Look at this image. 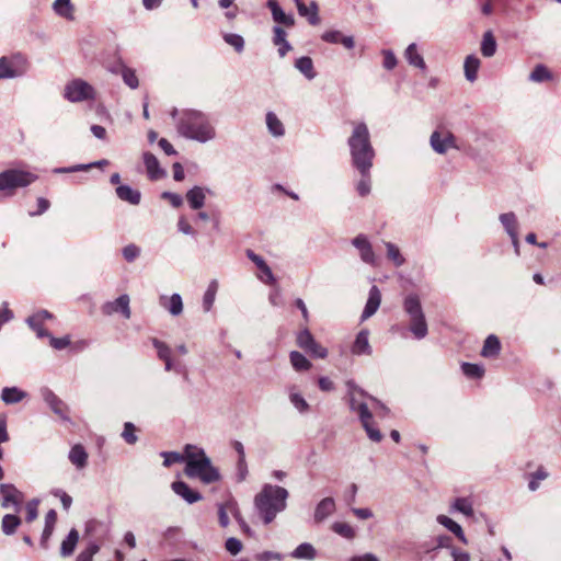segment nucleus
<instances>
[{"label": "nucleus", "mask_w": 561, "mask_h": 561, "mask_svg": "<svg viewBox=\"0 0 561 561\" xmlns=\"http://www.w3.org/2000/svg\"><path fill=\"white\" fill-rule=\"evenodd\" d=\"M151 343L156 347L158 357L160 359L165 360L168 358H171V348L164 342L156 337H152Z\"/></svg>", "instance_id": "nucleus-59"}, {"label": "nucleus", "mask_w": 561, "mask_h": 561, "mask_svg": "<svg viewBox=\"0 0 561 561\" xmlns=\"http://www.w3.org/2000/svg\"><path fill=\"white\" fill-rule=\"evenodd\" d=\"M122 78H123V81L125 82V84H127L130 89L138 88L139 81H138V78L133 69L123 67Z\"/></svg>", "instance_id": "nucleus-58"}, {"label": "nucleus", "mask_w": 561, "mask_h": 561, "mask_svg": "<svg viewBox=\"0 0 561 561\" xmlns=\"http://www.w3.org/2000/svg\"><path fill=\"white\" fill-rule=\"evenodd\" d=\"M272 16L276 23L283 24L287 27H290L295 24L294 16L290 14H286L282 8L278 11L274 12Z\"/></svg>", "instance_id": "nucleus-60"}, {"label": "nucleus", "mask_w": 561, "mask_h": 561, "mask_svg": "<svg viewBox=\"0 0 561 561\" xmlns=\"http://www.w3.org/2000/svg\"><path fill=\"white\" fill-rule=\"evenodd\" d=\"M403 309L410 317V331L415 339L422 340L427 335L428 329L417 295L410 294L404 298Z\"/></svg>", "instance_id": "nucleus-5"}, {"label": "nucleus", "mask_w": 561, "mask_h": 561, "mask_svg": "<svg viewBox=\"0 0 561 561\" xmlns=\"http://www.w3.org/2000/svg\"><path fill=\"white\" fill-rule=\"evenodd\" d=\"M38 504L39 501L34 499L26 503L25 511H26V522L32 523L35 520L38 516Z\"/></svg>", "instance_id": "nucleus-62"}, {"label": "nucleus", "mask_w": 561, "mask_h": 561, "mask_svg": "<svg viewBox=\"0 0 561 561\" xmlns=\"http://www.w3.org/2000/svg\"><path fill=\"white\" fill-rule=\"evenodd\" d=\"M369 400L371 402V410L374 411L378 417L385 419L390 414V410L387 405H385L381 401L374 397H369Z\"/></svg>", "instance_id": "nucleus-57"}, {"label": "nucleus", "mask_w": 561, "mask_h": 561, "mask_svg": "<svg viewBox=\"0 0 561 561\" xmlns=\"http://www.w3.org/2000/svg\"><path fill=\"white\" fill-rule=\"evenodd\" d=\"M453 548H455V546L453 545V539L449 536L443 535L436 538L435 546L426 548V552L436 551L438 549H448L450 552Z\"/></svg>", "instance_id": "nucleus-56"}, {"label": "nucleus", "mask_w": 561, "mask_h": 561, "mask_svg": "<svg viewBox=\"0 0 561 561\" xmlns=\"http://www.w3.org/2000/svg\"><path fill=\"white\" fill-rule=\"evenodd\" d=\"M206 192L210 191L197 185L187 191L186 201L192 209H201L205 205Z\"/></svg>", "instance_id": "nucleus-23"}, {"label": "nucleus", "mask_w": 561, "mask_h": 561, "mask_svg": "<svg viewBox=\"0 0 561 561\" xmlns=\"http://www.w3.org/2000/svg\"><path fill=\"white\" fill-rule=\"evenodd\" d=\"M297 344L300 348L305 350L313 357L325 358L328 356L327 348L314 340L313 335L307 328L298 333Z\"/></svg>", "instance_id": "nucleus-10"}, {"label": "nucleus", "mask_w": 561, "mask_h": 561, "mask_svg": "<svg viewBox=\"0 0 561 561\" xmlns=\"http://www.w3.org/2000/svg\"><path fill=\"white\" fill-rule=\"evenodd\" d=\"M37 180V175L21 169H8L0 172V192L12 193L23 188Z\"/></svg>", "instance_id": "nucleus-6"}, {"label": "nucleus", "mask_w": 561, "mask_h": 561, "mask_svg": "<svg viewBox=\"0 0 561 561\" xmlns=\"http://www.w3.org/2000/svg\"><path fill=\"white\" fill-rule=\"evenodd\" d=\"M140 255V248L130 243L123 248V256L127 262L135 261Z\"/></svg>", "instance_id": "nucleus-64"}, {"label": "nucleus", "mask_w": 561, "mask_h": 561, "mask_svg": "<svg viewBox=\"0 0 561 561\" xmlns=\"http://www.w3.org/2000/svg\"><path fill=\"white\" fill-rule=\"evenodd\" d=\"M385 245L388 259L391 260L397 267L402 266L404 257L401 255L399 248L391 242H385Z\"/></svg>", "instance_id": "nucleus-50"}, {"label": "nucleus", "mask_w": 561, "mask_h": 561, "mask_svg": "<svg viewBox=\"0 0 561 561\" xmlns=\"http://www.w3.org/2000/svg\"><path fill=\"white\" fill-rule=\"evenodd\" d=\"M335 510V502L332 497H324L321 500L314 510V520L317 523L323 522Z\"/></svg>", "instance_id": "nucleus-27"}, {"label": "nucleus", "mask_w": 561, "mask_h": 561, "mask_svg": "<svg viewBox=\"0 0 561 561\" xmlns=\"http://www.w3.org/2000/svg\"><path fill=\"white\" fill-rule=\"evenodd\" d=\"M453 508L467 517L473 516L472 502L467 497H458L453 504Z\"/></svg>", "instance_id": "nucleus-47"}, {"label": "nucleus", "mask_w": 561, "mask_h": 561, "mask_svg": "<svg viewBox=\"0 0 561 561\" xmlns=\"http://www.w3.org/2000/svg\"><path fill=\"white\" fill-rule=\"evenodd\" d=\"M26 322L30 325V328L36 332L37 337L42 339V337L48 336V332L45 329H43V327H42L44 321L41 320L39 318H37L36 312L34 314L30 316L26 319Z\"/></svg>", "instance_id": "nucleus-52"}, {"label": "nucleus", "mask_w": 561, "mask_h": 561, "mask_svg": "<svg viewBox=\"0 0 561 561\" xmlns=\"http://www.w3.org/2000/svg\"><path fill=\"white\" fill-rule=\"evenodd\" d=\"M122 437L129 445H134L137 443L138 437L136 435V426L131 422H126L124 424Z\"/></svg>", "instance_id": "nucleus-55"}, {"label": "nucleus", "mask_w": 561, "mask_h": 561, "mask_svg": "<svg viewBox=\"0 0 561 561\" xmlns=\"http://www.w3.org/2000/svg\"><path fill=\"white\" fill-rule=\"evenodd\" d=\"M65 99L72 103H79L95 98L94 88L82 79H75L67 83L64 92Z\"/></svg>", "instance_id": "nucleus-8"}, {"label": "nucleus", "mask_w": 561, "mask_h": 561, "mask_svg": "<svg viewBox=\"0 0 561 561\" xmlns=\"http://www.w3.org/2000/svg\"><path fill=\"white\" fill-rule=\"evenodd\" d=\"M497 48L496 39L492 33V31L484 32L481 41V54L490 58L495 55Z\"/></svg>", "instance_id": "nucleus-35"}, {"label": "nucleus", "mask_w": 561, "mask_h": 561, "mask_svg": "<svg viewBox=\"0 0 561 561\" xmlns=\"http://www.w3.org/2000/svg\"><path fill=\"white\" fill-rule=\"evenodd\" d=\"M289 401L298 412L306 413L309 411L308 402L299 392H295L293 389L289 392Z\"/></svg>", "instance_id": "nucleus-49"}, {"label": "nucleus", "mask_w": 561, "mask_h": 561, "mask_svg": "<svg viewBox=\"0 0 561 561\" xmlns=\"http://www.w3.org/2000/svg\"><path fill=\"white\" fill-rule=\"evenodd\" d=\"M117 197L121 201L127 202L130 205H138L141 199V194L138 190L133 188L129 185H118L115 190Z\"/></svg>", "instance_id": "nucleus-25"}, {"label": "nucleus", "mask_w": 561, "mask_h": 561, "mask_svg": "<svg viewBox=\"0 0 561 561\" xmlns=\"http://www.w3.org/2000/svg\"><path fill=\"white\" fill-rule=\"evenodd\" d=\"M347 387V401L350 410L358 415V419L364 427L368 438L375 443H379L382 439L381 432L375 427L373 422V410L368 407L365 401L370 396L367 394L362 388H359L354 381L350 380L346 382Z\"/></svg>", "instance_id": "nucleus-3"}, {"label": "nucleus", "mask_w": 561, "mask_h": 561, "mask_svg": "<svg viewBox=\"0 0 561 561\" xmlns=\"http://www.w3.org/2000/svg\"><path fill=\"white\" fill-rule=\"evenodd\" d=\"M360 179L356 185V191L360 196H367L371 188L370 169H356Z\"/></svg>", "instance_id": "nucleus-41"}, {"label": "nucleus", "mask_w": 561, "mask_h": 561, "mask_svg": "<svg viewBox=\"0 0 561 561\" xmlns=\"http://www.w3.org/2000/svg\"><path fill=\"white\" fill-rule=\"evenodd\" d=\"M160 305L173 317H178L183 312V300L180 294H173L170 297L161 296Z\"/></svg>", "instance_id": "nucleus-19"}, {"label": "nucleus", "mask_w": 561, "mask_h": 561, "mask_svg": "<svg viewBox=\"0 0 561 561\" xmlns=\"http://www.w3.org/2000/svg\"><path fill=\"white\" fill-rule=\"evenodd\" d=\"M504 230L510 237H514L515 234H518L517 231V219L514 213H504L501 214L499 217Z\"/></svg>", "instance_id": "nucleus-44"}, {"label": "nucleus", "mask_w": 561, "mask_h": 561, "mask_svg": "<svg viewBox=\"0 0 561 561\" xmlns=\"http://www.w3.org/2000/svg\"><path fill=\"white\" fill-rule=\"evenodd\" d=\"M178 134L188 140L199 144L213 141L217 130L208 114L193 108H173L170 113Z\"/></svg>", "instance_id": "nucleus-1"}, {"label": "nucleus", "mask_w": 561, "mask_h": 561, "mask_svg": "<svg viewBox=\"0 0 561 561\" xmlns=\"http://www.w3.org/2000/svg\"><path fill=\"white\" fill-rule=\"evenodd\" d=\"M27 397V393L18 387H4L1 391V400L5 404H15Z\"/></svg>", "instance_id": "nucleus-31"}, {"label": "nucleus", "mask_w": 561, "mask_h": 561, "mask_svg": "<svg viewBox=\"0 0 561 561\" xmlns=\"http://www.w3.org/2000/svg\"><path fill=\"white\" fill-rule=\"evenodd\" d=\"M462 373L469 378H481L484 374V368L478 364L463 363L461 365Z\"/></svg>", "instance_id": "nucleus-54"}, {"label": "nucleus", "mask_w": 561, "mask_h": 561, "mask_svg": "<svg viewBox=\"0 0 561 561\" xmlns=\"http://www.w3.org/2000/svg\"><path fill=\"white\" fill-rule=\"evenodd\" d=\"M295 67L308 79L312 80L317 73L313 68V61L310 57L304 56L296 60Z\"/></svg>", "instance_id": "nucleus-43"}, {"label": "nucleus", "mask_w": 561, "mask_h": 561, "mask_svg": "<svg viewBox=\"0 0 561 561\" xmlns=\"http://www.w3.org/2000/svg\"><path fill=\"white\" fill-rule=\"evenodd\" d=\"M218 290V282L213 279L203 296V309L205 312L211 310Z\"/></svg>", "instance_id": "nucleus-45"}, {"label": "nucleus", "mask_w": 561, "mask_h": 561, "mask_svg": "<svg viewBox=\"0 0 561 561\" xmlns=\"http://www.w3.org/2000/svg\"><path fill=\"white\" fill-rule=\"evenodd\" d=\"M288 491L279 485L266 483L254 496V508L265 525L271 524L277 514L287 506Z\"/></svg>", "instance_id": "nucleus-2"}, {"label": "nucleus", "mask_w": 561, "mask_h": 561, "mask_svg": "<svg viewBox=\"0 0 561 561\" xmlns=\"http://www.w3.org/2000/svg\"><path fill=\"white\" fill-rule=\"evenodd\" d=\"M69 460L77 469H83L88 463V453L82 445H75L69 451Z\"/></svg>", "instance_id": "nucleus-29"}, {"label": "nucleus", "mask_w": 561, "mask_h": 561, "mask_svg": "<svg viewBox=\"0 0 561 561\" xmlns=\"http://www.w3.org/2000/svg\"><path fill=\"white\" fill-rule=\"evenodd\" d=\"M551 72L543 65H537L529 75V80L534 82H543L551 79Z\"/></svg>", "instance_id": "nucleus-48"}, {"label": "nucleus", "mask_w": 561, "mask_h": 561, "mask_svg": "<svg viewBox=\"0 0 561 561\" xmlns=\"http://www.w3.org/2000/svg\"><path fill=\"white\" fill-rule=\"evenodd\" d=\"M321 39L330 44H342L345 48L352 49L355 46L353 36H344L340 31H327L321 35Z\"/></svg>", "instance_id": "nucleus-21"}, {"label": "nucleus", "mask_w": 561, "mask_h": 561, "mask_svg": "<svg viewBox=\"0 0 561 561\" xmlns=\"http://www.w3.org/2000/svg\"><path fill=\"white\" fill-rule=\"evenodd\" d=\"M368 330H362L357 333L356 339L352 345V353L354 355H370L371 346L368 341Z\"/></svg>", "instance_id": "nucleus-24"}, {"label": "nucleus", "mask_w": 561, "mask_h": 561, "mask_svg": "<svg viewBox=\"0 0 561 561\" xmlns=\"http://www.w3.org/2000/svg\"><path fill=\"white\" fill-rule=\"evenodd\" d=\"M352 165L355 169H371L375 150L370 142V134L365 123L354 124L353 131L347 139Z\"/></svg>", "instance_id": "nucleus-4"}, {"label": "nucleus", "mask_w": 561, "mask_h": 561, "mask_svg": "<svg viewBox=\"0 0 561 561\" xmlns=\"http://www.w3.org/2000/svg\"><path fill=\"white\" fill-rule=\"evenodd\" d=\"M184 473L188 478L199 479L204 484H211L221 479L218 468L213 466L209 457L198 462L187 463Z\"/></svg>", "instance_id": "nucleus-7"}, {"label": "nucleus", "mask_w": 561, "mask_h": 561, "mask_svg": "<svg viewBox=\"0 0 561 561\" xmlns=\"http://www.w3.org/2000/svg\"><path fill=\"white\" fill-rule=\"evenodd\" d=\"M99 551V546L95 543L89 545L83 551H81L76 561H92L95 553Z\"/></svg>", "instance_id": "nucleus-63"}, {"label": "nucleus", "mask_w": 561, "mask_h": 561, "mask_svg": "<svg viewBox=\"0 0 561 561\" xmlns=\"http://www.w3.org/2000/svg\"><path fill=\"white\" fill-rule=\"evenodd\" d=\"M332 529L334 533L346 539H353L356 535L354 528L347 523L336 522L332 525Z\"/></svg>", "instance_id": "nucleus-51"}, {"label": "nucleus", "mask_w": 561, "mask_h": 561, "mask_svg": "<svg viewBox=\"0 0 561 561\" xmlns=\"http://www.w3.org/2000/svg\"><path fill=\"white\" fill-rule=\"evenodd\" d=\"M298 10V13L301 16H305L308 19V22L311 25H318L320 23L319 18V8L317 2L311 1L310 5L307 7L302 0H294Z\"/></svg>", "instance_id": "nucleus-20"}, {"label": "nucleus", "mask_w": 561, "mask_h": 561, "mask_svg": "<svg viewBox=\"0 0 561 561\" xmlns=\"http://www.w3.org/2000/svg\"><path fill=\"white\" fill-rule=\"evenodd\" d=\"M247 257L255 264V266L260 270L261 274L257 276L263 283L272 285L276 282L274 274L271 267L266 264L264 259L253 252L252 250H247Z\"/></svg>", "instance_id": "nucleus-15"}, {"label": "nucleus", "mask_w": 561, "mask_h": 561, "mask_svg": "<svg viewBox=\"0 0 561 561\" xmlns=\"http://www.w3.org/2000/svg\"><path fill=\"white\" fill-rule=\"evenodd\" d=\"M171 488L176 495L181 496L188 504H193L202 500V494L192 490L184 481H174Z\"/></svg>", "instance_id": "nucleus-16"}, {"label": "nucleus", "mask_w": 561, "mask_h": 561, "mask_svg": "<svg viewBox=\"0 0 561 561\" xmlns=\"http://www.w3.org/2000/svg\"><path fill=\"white\" fill-rule=\"evenodd\" d=\"M23 73L22 70H18L13 66V60L8 57L0 58V80L19 77Z\"/></svg>", "instance_id": "nucleus-39"}, {"label": "nucleus", "mask_w": 561, "mask_h": 561, "mask_svg": "<svg viewBox=\"0 0 561 561\" xmlns=\"http://www.w3.org/2000/svg\"><path fill=\"white\" fill-rule=\"evenodd\" d=\"M289 358L293 367L297 371L308 370L311 367V363L308 360V358L297 351L290 352Z\"/></svg>", "instance_id": "nucleus-46"}, {"label": "nucleus", "mask_w": 561, "mask_h": 561, "mask_svg": "<svg viewBox=\"0 0 561 561\" xmlns=\"http://www.w3.org/2000/svg\"><path fill=\"white\" fill-rule=\"evenodd\" d=\"M238 503L234 499L230 497L227 501L219 503L218 508V520L221 527H228L230 519L229 514L234 516L237 514Z\"/></svg>", "instance_id": "nucleus-17"}, {"label": "nucleus", "mask_w": 561, "mask_h": 561, "mask_svg": "<svg viewBox=\"0 0 561 561\" xmlns=\"http://www.w3.org/2000/svg\"><path fill=\"white\" fill-rule=\"evenodd\" d=\"M501 351V342L494 334L489 335L483 344L481 355L483 357H495Z\"/></svg>", "instance_id": "nucleus-36"}, {"label": "nucleus", "mask_w": 561, "mask_h": 561, "mask_svg": "<svg viewBox=\"0 0 561 561\" xmlns=\"http://www.w3.org/2000/svg\"><path fill=\"white\" fill-rule=\"evenodd\" d=\"M41 396L56 415L62 420L69 419L67 404L61 399H59L49 388H42Z\"/></svg>", "instance_id": "nucleus-12"}, {"label": "nucleus", "mask_w": 561, "mask_h": 561, "mask_svg": "<svg viewBox=\"0 0 561 561\" xmlns=\"http://www.w3.org/2000/svg\"><path fill=\"white\" fill-rule=\"evenodd\" d=\"M1 506L3 508H13L16 513L22 510L24 494L13 484H0Z\"/></svg>", "instance_id": "nucleus-9"}, {"label": "nucleus", "mask_w": 561, "mask_h": 561, "mask_svg": "<svg viewBox=\"0 0 561 561\" xmlns=\"http://www.w3.org/2000/svg\"><path fill=\"white\" fill-rule=\"evenodd\" d=\"M430 144L433 150L439 154L446 153L451 148H457L455 136L446 130H435L432 133Z\"/></svg>", "instance_id": "nucleus-11"}, {"label": "nucleus", "mask_w": 561, "mask_h": 561, "mask_svg": "<svg viewBox=\"0 0 561 561\" xmlns=\"http://www.w3.org/2000/svg\"><path fill=\"white\" fill-rule=\"evenodd\" d=\"M184 462H185V466L187 463H192V462H198V461H202L203 459H207L208 456L206 455L205 450L196 445H191V444H187L185 447H184Z\"/></svg>", "instance_id": "nucleus-34"}, {"label": "nucleus", "mask_w": 561, "mask_h": 561, "mask_svg": "<svg viewBox=\"0 0 561 561\" xmlns=\"http://www.w3.org/2000/svg\"><path fill=\"white\" fill-rule=\"evenodd\" d=\"M129 296L124 294L121 295L113 301H107L103 305L102 311L104 314L111 316L116 312H121L125 319H129L131 316L130 307H129Z\"/></svg>", "instance_id": "nucleus-13"}, {"label": "nucleus", "mask_w": 561, "mask_h": 561, "mask_svg": "<svg viewBox=\"0 0 561 561\" xmlns=\"http://www.w3.org/2000/svg\"><path fill=\"white\" fill-rule=\"evenodd\" d=\"M290 557L298 560H314L317 557V550L311 543H300L291 553Z\"/></svg>", "instance_id": "nucleus-37"}, {"label": "nucleus", "mask_w": 561, "mask_h": 561, "mask_svg": "<svg viewBox=\"0 0 561 561\" xmlns=\"http://www.w3.org/2000/svg\"><path fill=\"white\" fill-rule=\"evenodd\" d=\"M108 164V161L105 160V159H102V160H99V161H95V162H92V163H88V164H75L72 167H67V168H56L54 170V173H73V172H79V171H87L91 168H102L104 165H107Z\"/></svg>", "instance_id": "nucleus-42"}, {"label": "nucleus", "mask_w": 561, "mask_h": 561, "mask_svg": "<svg viewBox=\"0 0 561 561\" xmlns=\"http://www.w3.org/2000/svg\"><path fill=\"white\" fill-rule=\"evenodd\" d=\"M352 244L359 251V255L363 262L377 265V257L373 250L370 242L365 234H358L352 240Z\"/></svg>", "instance_id": "nucleus-14"}, {"label": "nucleus", "mask_w": 561, "mask_h": 561, "mask_svg": "<svg viewBox=\"0 0 561 561\" xmlns=\"http://www.w3.org/2000/svg\"><path fill=\"white\" fill-rule=\"evenodd\" d=\"M404 57L407 59V61L415 67V68H419V69H422L424 70L426 68V65H425V61H424V58L423 56L417 51V46L415 43H412L410 44L405 51H404Z\"/></svg>", "instance_id": "nucleus-33"}, {"label": "nucleus", "mask_w": 561, "mask_h": 561, "mask_svg": "<svg viewBox=\"0 0 561 561\" xmlns=\"http://www.w3.org/2000/svg\"><path fill=\"white\" fill-rule=\"evenodd\" d=\"M79 541V533L76 528H72L68 536L62 540L60 546V556L62 558L70 557L78 545Z\"/></svg>", "instance_id": "nucleus-30"}, {"label": "nucleus", "mask_w": 561, "mask_h": 561, "mask_svg": "<svg viewBox=\"0 0 561 561\" xmlns=\"http://www.w3.org/2000/svg\"><path fill=\"white\" fill-rule=\"evenodd\" d=\"M224 41L232 46L237 53H242L244 49V39L239 34L226 33L224 34Z\"/></svg>", "instance_id": "nucleus-53"}, {"label": "nucleus", "mask_w": 561, "mask_h": 561, "mask_svg": "<svg viewBox=\"0 0 561 561\" xmlns=\"http://www.w3.org/2000/svg\"><path fill=\"white\" fill-rule=\"evenodd\" d=\"M21 525V518L15 514H5L1 520V530L7 536L15 534L16 529Z\"/></svg>", "instance_id": "nucleus-38"}, {"label": "nucleus", "mask_w": 561, "mask_h": 561, "mask_svg": "<svg viewBox=\"0 0 561 561\" xmlns=\"http://www.w3.org/2000/svg\"><path fill=\"white\" fill-rule=\"evenodd\" d=\"M268 133L274 137H283L285 135V127L282 121L274 112H267L265 117Z\"/></svg>", "instance_id": "nucleus-32"}, {"label": "nucleus", "mask_w": 561, "mask_h": 561, "mask_svg": "<svg viewBox=\"0 0 561 561\" xmlns=\"http://www.w3.org/2000/svg\"><path fill=\"white\" fill-rule=\"evenodd\" d=\"M142 158L150 180H158L165 174V172L160 168V163L154 154L151 152H145Z\"/></svg>", "instance_id": "nucleus-22"}, {"label": "nucleus", "mask_w": 561, "mask_h": 561, "mask_svg": "<svg viewBox=\"0 0 561 561\" xmlns=\"http://www.w3.org/2000/svg\"><path fill=\"white\" fill-rule=\"evenodd\" d=\"M53 10L56 15L67 20H75V5L71 0H55L53 3Z\"/></svg>", "instance_id": "nucleus-26"}, {"label": "nucleus", "mask_w": 561, "mask_h": 561, "mask_svg": "<svg viewBox=\"0 0 561 561\" xmlns=\"http://www.w3.org/2000/svg\"><path fill=\"white\" fill-rule=\"evenodd\" d=\"M436 519L438 524L451 531L462 543H468L462 527L458 523L446 515H438Z\"/></svg>", "instance_id": "nucleus-28"}, {"label": "nucleus", "mask_w": 561, "mask_h": 561, "mask_svg": "<svg viewBox=\"0 0 561 561\" xmlns=\"http://www.w3.org/2000/svg\"><path fill=\"white\" fill-rule=\"evenodd\" d=\"M161 456L164 458L163 466L170 467L173 463L183 462L184 456L183 454L176 451H162Z\"/></svg>", "instance_id": "nucleus-61"}, {"label": "nucleus", "mask_w": 561, "mask_h": 561, "mask_svg": "<svg viewBox=\"0 0 561 561\" xmlns=\"http://www.w3.org/2000/svg\"><path fill=\"white\" fill-rule=\"evenodd\" d=\"M381 302V294L377 286H373L369 290L368 299L362 313V320H366L374 316Z\"/></svg>", "instance_id": "nucleus-18"}, {"label": "nucleus", "mask_w": 561, "mask_h": 561, "mask_svg": "<svg viewBox=\"0 0 561 561\" xmlns=\"http://www.w3.org/2000/svg\"><path fill=\"white\" fill-rule=\"evenodd\" d=\"M480 60L478 57L470 55L465 59V77L468 81L473 82L477 80Z\"/></svg>", "instance_id": "nucleus-40"}]
</instances>
